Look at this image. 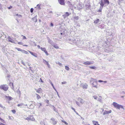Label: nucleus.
<instances>
[{"label": "nucleus", "mask_w": 125, "mask_h": 125, "mask_svg": "<svg viewBox=\"0 0 125 125\" xmlns=\"http://www.w3.org/2000/svg\"><path fill=\"white\" fill-rule=\"evenodd\" d=\"M99 3L100 6L97 11L99 12H101L102 10L104 5L105 6L108 5L109 3V2L108 0H101L99 2Z\"/></svg>", "instance_id": "1"}, {"label": "nucleus", "mask_w": 125, "mask_h": 125, "mask_svg": "<svg viewBox=\"0 0 125 125\" xmlns=\"http://www.w3.org/2000/svg\"><path fill=\"white\" fill-rule=\"evenodd\" d=\"M90 83L92 85L93 87H94L97 88V82L96 79H94L91 78L90 80Z\"/></svg>", "instance_id": "2"}, {"label": "nucleus", "mask_w": 125, "mask_h": 125, "mask_svg": "<svg viewBox=\"0 0 125 125\" xmlns=\"http://www.w3.org/2000/svg\"><path fill=\"white\" fill-rule=\"evenodd\" d=\"M26 120H27L28 121H35V119L33 116V115H30L28 116L26 118H25Z\"/></svg>", "instance_id": "3"}, {"label": "nucleus", "mask_w": 125, "mask_h": 125, "mask_svg": "<svg viewBox=\"0 0 125 125\" xmlns=\"http://www.w3.org/2000/svg\"><path fill=\"white\" fill-rule=\"evenodd\" d=\"M113 104L115 107L118 109H119L121 108H123V107L122 105L119 104L115 102H114L113 103Z\"/></svg>", "instance_id": "4"}, {"label": "nucleus", "mask_w": 125, "mask_h": 125, "mask_svg": "<svg viewBox=\"0 0 125 125\" xmlns=\"http://www.w3.org/2000/svg\"><path fill=\"white\" fill-rule=\"evenodd\" d=\"M83 5L82 3H79L76 6V7H75V9L79 10L82 9L83 8Z\"/></svg>", "instance_id": "5"}, {"label": "nucleus", "mask_w": 125, "mask_h": 125, "mask_svg": "<svg viewBox=\"0 0 125 125\" xmlns=\"http://www.w3.org/2000/svg\"><path fill=\"white\" fill-rule=\"evenodd\" d=\"M69 42L71 44H75L76 43V40L74 39L72 37L69 38Z\"/></svg>", "instance_id": "6"}, {"label": "nucleus", "mask_w": 125, "mask_h": 125, "mask_svg": "<svg viewBox=\"0 0 125 125\" xmlns=\"http://www.w3.org/2000/svg\"><path fill=\"white\" fill-rule=\"evenodd\" d=\"M0 88L6 91L8 90V87L7 86L3 85L0 86Z\"/></svg>", "instance_id": "7"}, {"label": "nucleus", "mask_w": 125, "mask_h": 125, "mask_svg": "<svg viewBox=\"0 0 125 125\" xmlns=\"http://www.w3.org/2000/svg\"><path fill=\"white\" fill-rule=\"evenodd\" d=\"M88 85L87 84L85 83L82 84L81 86L83 89H86L88 87Z\"/></svg>", "instance_id": "8"}, {"label": "nucleus", "mask_w": 125, "mask_h": 125, "mask_svg": "<svg viewBox=\"0 0 125 125\" xmlns=\"http://www.w3.org/2000/svg\"><path fill=\"white\" fill-rule=\"evenodd\" d=\"M71 14V13L70 12L69 13L68 12H66L63 15H62V16H63V18H65L66 17L69 16Z\"/></svg>", "instance_id": "9"}, {"label": "nucleus", "mask_w": 125, "mask_h": 125, "mask_svg": "<svg viewBox=\"0 0 125 125\" xmlns=\"http://www.w3.org/2000/svg\"><path fill=\"white\" fill-rule=\"evenodd\" d=\"M8 41L9 42H10L12 43H15V41L14 40L10 37H8Z\"/></svg>", "instance_id": "10"}, {"label": "nucleus", "mask_w": 125, "mask_h": 125, "mask_svg": "<svg viewBox=\"0 0 125 125\" xmlns=\"http://www.w3.org/2000/svg\"><path fill=\"white\" fill-rule=\"evenodd\" d=\"M78 101H79L80 103L83 104L84 102V101L83 99L80 98H78Z\"/></svg>", "instance_id": "11"}, {"label": "nucleus", "mask_w": 125, "mask_h": 125, "mask_svg": "<svg viewBox=\"0 0 125 125\" xmlns=\"http://www.w3.org/2000/svg\"><path fill=\"white\" fill-rule=\"evenodd\" d=\"M59 3L62 5H65V3L64 2V0H58Z\"/></svg>", "instance_id": "12"}, {"label": "nucleus", "mask_w": 125, "mask_h": 125, "mask_svg": "<svg viewBox=\"0 0 125 125\" xmlns=\"http://www.w3.org/2000/svg\"><path fill=\"white\" fill-rule=\"evenodd\" d=\"M93 63L92 62L89 61H86L84 62L83 63V64L86 65H88L90 64H92Z\"/></svg>", "instance_id": "13"}, {"label": "nucleus", "mask_w": 125, "mask_h": 125, "mask_svg": "<svg viewBox=\"0 0 125 125\" xmlns=\"http://www.w3.org/2000/svg\"><path fill=\"white\" fill-rule=\"evenodd\" d=\"M112 111L111 110H110L108 111H104V113H103V115H107L109 113H111Z\"/></svg>", "instance_id": "14"}, {"label": "nucleus", "mask_w": 125, "mask_h": 125, "mask_svg": "<svg viewBox=\"0 0 125 125\" xmlns=\"http://www.w3.org/2000/svg\"><path fill=\"white\" fill-rule=\"evenodd\" d=\"M5 99L6 100L9 101L13 99L12 98L11 96H5Z\"/></svg>", "instance_id": "15"}, {"label": "nucleus", "mask_w": 125, "mask_h": 125, "mask_svg": "<svg viewBox=\"0 0 125 125\" xmlns=\"http://www.w3.org/2000/svg\"><path fill=\"white\" fill-rule=\"evenodd\" d=\"M29 52L30 54H31L32 55H33L34 56H35L36 57H37V54L36 53L34 52H32L29 51Z\"/></svg>", "instance_id": "16"}, {"label": "nucleus", "mask_w": 125, "mask_h": 125, "mask_svg": "<svg viewBox=\"0 0 125 125\" xmlns=\"http://www.w3.org/2000/svg\"><path fill=\"white\" fill-rule=\"evenodd\" d=\"M36 92L38 93H40L42 92V90L40 88H39L38 89H35Z\"/></svg>", "instance_id": "17"}, {"label": "nucleus", "mask_w": 125, "mask_h": 125, "mask_svg": "<svg viewBox=\"0 0 125 125\" xmlns=\"http://www.w3.org/2000/svg\"><path fill=\"white\" fill-rule=\"evenodd\" d=\"M51 120L52 121V124L53 125H55L57 124L56 121L54 118H51Z\"/></svg>", "instance_id": "18"}, {"label": "nucleus", "mask_w": 125, "mask_h": 125, "mask_svg": "<svg viewBox=\"0 0 125 125\" xmlns=\"http://www.w3.org/2000/svg\"><path fill=\"white\" fill-rule=\"evenodd\" d=\"M47 38L48 39V42L52 45L53 43V42L51 40L49 37H47Z\"/></svg>", "instance_id": "19"}, {"label": "nucleus", "mask_w": 125, "mask_h": 125, "mask_svg": "<svg viewBox=\"0 0 125 125\" xmlns=\"http://www.w3.org/2000/svg\"><path fill=\"white\" fill-rule=\"evenodd\" d=\"M52 45L56 49L59 48V47L56 44H54L53 43V44Z\"/></svg>", "instance_id": "20"}, {"label": "nucleus", "mask_w": 125, "mask_h": 125, "mask_svg": "<svg viewBox=\"0 0 125 125\" xmlns=\"http://www.w3.org/2000/svg\"><path fill=\"white\" fill-rule=\"evenodd\" d=\"M79 17L78 16H75L73 17V18L74 19V20H78L79 19Z\"/></svg>", "instance_id": "21"}, {"label": "nucleus", "mask_w": 125, "mask_h": 125, "mask_svg": "<svg viewBox=\"0 0 125 125\" xmlns=\"http://www.w3.org/2000/svg\"><path fill=\"white\" fill-rule=\"evenodd\" d=\"M37 16L36 15L33 18V20L35 22H36L37 21Z\"/></svg>", "instance_id": "22"}, {"label": "nucleus", "mask_w": 125, "mask_h": 125, "mask_svg": "<svg viewBox=\"0 0 125 125\" xmlns=\"http://www.w3.org/2000/svg\"><path fill=\"white\" fill-rule=\"evenodd\" d=\"M99 98H98V100L100 102H102V97L100 96H99Z\"/></svg>", "instance_id": "23"}, {"label": "nucleus", "mask_w": 125, "mask_h": 125, "mask_svg": "<svg viewBox=\"0 0 125 125\" xmlns=\"http://www.w3.org/2000/svg\"><path fill=\"white\" fill-rule=\"evenodd\" d=\"M17 93L19 95V96L20 97L21 95V92L18 89L17 91Z\"/></svg>", "instance_id": "24"}, {"label": "nucleus", "mask_w": 125, "mask_h": 125, "mask_svg": "<svg viewBox=\"0 0 125 125\" xmlns=\"http://www.w3.org/2000/svg\"><path fill=\"white\" fill-rule=\"evenodd\" d=\"M9 85L12 88H14L13 83L10 82L9 83Z\"/></svg>", "instance_id": "25"}, {"label": "nucleus", "mask_w": 125, "mask_h": 125, "mask_svg": "<svg viewBox=\"0 0 125 125\" xmlns=\"http://www.w3.org/2000/svg\"><path fill=\"white\" fill-rule=\"evenodd\" d=\"M21 52L23 53L26 54H28V53L27 51L24 50H22Z\"/></svg>", "instance_id": "26"}, {"label": "nucleus", "mask_w": 125, "mask_h": 125, "mask_svg": "<svg viewBox=\"0 0 125 125\" xmlns=\"http://www.w3.org/2000/svg\"><path fill=\"white\" fill-rule=\"evenodd\" d=\"M99 20L98 19H97V20L95 21L94 22V23H97L99 22Z\"/></svg>", "instance_id": "27"}, {"label": "nucleus", "mask_w": 125, "mask_h": 125, "mask_svg": "<svg viewBox=\"0 0 125 125\" xmlns=\"http://www.w3.org/2000/svg\"><path fill=\"white\" fill-rule=\"evenodd\" d=\"M43 63L46 64H48V62L46 60L44 59H43Z\"/></svg>", "instance_id": "28"}, {"label": "nucleus", "mask_w": 125, "mask_h": 125, "mask_svg": "<svg viewBox=\"0 0 125 125\" xmlns=\"http://www.w3.org/2000/svg\"><path fill=\"white\" fill-rule=\"evenodd\" d=\"M14 16H18L19 18H20L22 17L21 15L20 14H15L14 15Z\"/></svg>", "instance_id": "29"}, {"label": "nucleus", "mask_w": 125, "mask_h": 125, "mask_svg": "<svg viewBox=\"0 0 125 125\" xmlns=\"http://www.w3.org/2000/svg\"><path fill=\"white\" fill-rule=\"evenodd\" d=\"M93 122L94 125H97L98 123V122L97 121H93Z\"/></svg>", "instance_id": "30"}, {"label": "nucleus", "mask_w": 125, "mask_h": 125, "mask_svg": "<svg viewBox=\"0 0 125 125\" xmlns=\"http://www.w3.org/2000/svg\"><path fill=\"white\" fill-rule=\"evenodd\" d=\"M36 97H37V99H40V98H41V97H40V96L39 95H38V94H36Z\"/></svg>", "instance_id": "31"}, {"label": "nucleus", "mask_w": 125, "mask_h": 125, "mask_svg": "<svg viewBox=\"0 0 125 125\" xmlns=\"http://www.w3.org/2000/svg\"><path fill=\"white\" fill-rule=\"evenodd\" d=\"M41 49L42 50V51H43L44 52H45L46 50L45 48H42V47H41Z\"/></svg>", "instance_id": "32"}, {"label": "nucleus", "mask_w": 125, "mask_h": 125, "mask_svg": "<svg viewBox=\"0 0 125 125\" xmlns=\"http://www.w3.org/2000/svg\"><path fill=\"white\" fill-rule=\"evenodd\" d=\"M98 82L99 83L104 82V83H106L107 82L106 81H103L102 80H99L98 81Z\"/></svg>", "instance_id": "33"}, {"label": "nucleus", "mask_w": 125, "mask_h": 125, "mask_svg": "<svg viewBox=\"0 0 125 125\" xmlns=\"http://www.w3.org/2000/svg\"><path fill=\"white\" fill-rule=\"evenodd\" d=\"M23 105V103H21V104H18L17 105V106L18 107H19L20 106H22Z\"/></svg>", "instance_id": "34"}, {"label": "nucleus", "mask_w": 125, "mask_h": 125, "mask_svg": "<svg viewBox=\"0 0 125 125\" xmlns=\"http://www.w3.org/2000/svg\"><path fill=\"white\" fill-rule=\"evenodd\" d=\"M65 69L67 70H69V68L67 66H65Z\"/></svg>", "instance_id": "35"}, {"label": "nucleus", "mask_w": 125, "mask_h": 125, "mask_svg": "<svg viewBox=\"0 0 125 125\" xmlns=\"http://www.w3.org/2000/svg\"><path fill=\"white\" fill-rule=\"evenodd\" d=\"M56 63L58 64L60 66H62V64L60 62H56Z\"/></svg>", "instance_id": "36"}, {"label": "nucleus", "mask_w": 125, "mask_h": 125, "mask_svg": "<svg viewBox=\"0 0 125 125\" xmlns=\"http://www.w3.org/2000/svg\"><path fill=\"white\" fill-rule=\"evenodd\" d=\"M75 102L76 104L79 106H80V105L78 101H75Z\"/></svg>", "instance_id": "37"}, {"label": "nucleus", "mask_w": 125, "mask_h": 125, "mask_svg": "<svg viewBox=\"0 0 125 125\" xmlns=\"http://www.w3.org/2000/svg\"><path fill=\"white\" fill-rule=\"evenodd\" d=\"M37 105L39 107H40L41 106H42V104L41 103H37Z\"/></svg>", "instance_id": "38"}, {"label": "nucleus", "mask_w": 125, "mask_h": 125, "mask_svg": "<svg viewBox=\"0 0 125 125\" xmlns=\"http://www.w3.org/2000/svg\"><path fill=\"white\" fill-rule=\"evenodd\" d=\"M0 120L3 123H5V121L3 120V119H2V118H1L0 117Z\"/></svg>", "instance_id": "39"}, {"label": "nucleus", "mask_w": 125, "mask_h": 125, "mask_svg": "<svg viewBox=\"0 0 125 125\" xmlns=\"http://www.w3.org/2000/svg\"><path fill=\"white\" fill-rule=\"evenodd\" d=\"M89 68L91 69H95L96 67L95 66H90L89 67Z\"/></svg>", "instance_id": "40"}, {"label": "nucleus", "mask_w": 125, "mask_h": 125, "mask_svg": "<svg viewBox=\"0 0 125 125\" xmlns=\"http://www.w3.org/2000/svg\"><path fill=\"white\" fill-rule=\"evenodd\" d=\"M0 107L3 108L4 109L5 108V107L2 106L1 104H0Z\"/></svg>", "instance_id": "41"}, {"label": "nucleus", "mask_w": 125, "mask_h": 125, "mask_svg": "<svg viewBox=\"0 0 125 125\" xmlns=\"http://www.w3.org/2000/svg\"><path fill=\"white\" fill-rule=\"evenodd\" d=\"M21 62L25 66V63L24 62L23 60H21Z\"/></svg>", "instance_id": "42"}, {"label": "nucleus", "mask_w": 125, "mask_h": 125, "mask_svg": "<svg viewBox=\"0 0 125 125\" xmlns=\"http://www.w3.org/2000/svg\"><path fill=\"white\" fill-rule=\"evenodd\" d=\"M52 106L53 107V109L54 110V111L57 112V111H56V109L55 108L53 105Z\"/></svg>", "instance_id": "43"}, {"label": "nucleus", "mask_w": 125, "mask_h": 125, "mask_svg": "<svg viewBox=\"0 0 125 125\" xmlns=\"http://www.w3.org/2000/svg\"><path fill=\"white\" fill-rule=\"evenodd\" d=\"M93 97L96 100L97 99V96L96 95H94L93 96Z\"/></svg>", "instance_id": "44"}, {"label": "nucleus", "mask_w": 125, "mask_h": 125, "mask_svg": "<svg viewBox=\"0 0 125 125\" xmlns=\"http://www.w3.org/2000/svg\"><path fill=\"white\" fill-rule=\"evenodd\" d=\"M9 119H11L12 120L13 119V118L12 116H9Z\"/></svg>", "instance_id": "45"}, {"label": "nucleus", "mask_w": 125, "mask_h": 125, "mask_svg": "<svg viewBox=\"0 0 125 125\" xmlns=\"http://www.w3.org/2000/svg\"><path fill=\"white\" fill-rule=\"evenodd\" d=\"M37 7H38V8L39 9H41L40 8V5L38 4L37 6Z\"/></svg>", "instance_id": "46"}, {"label": "nucleus", "mask_w": 125, "mask_h": 125, "mask_svg": "<svg viewBox=\"0 0 125 125\" xmlns=\"http://www.w3.org/2000/svg\"><path fill=\"white\" fill-rule=\"evenodd\" d=\"M11 111L13 114H15L16 112V111L14 110H12Z\"/></svg>", "instance_id": "47"}, {"label": "nucleus", "mask_w": 125, "mask_h": 125, "mask_svg": "<svg viewBox=\"0 0 125 125\" xmlns=\"http://www.w3.org/2000/svg\"><path fill=\"white\" fill-rule=\"evenodd\" d=\"M44 52L45 53L46 55L47 56V55H49L48 53L46 51H46L45 52Z\"/></svg>", "instance_id": "48"}, {"label": "nucleus", "mask_w": 125, "mask_h": 125, "mask_svg": "<svg viewBox=\"0 0 125 125\" xmlns=\"http://www.w3.org/2000/svg\"><path fill=\"white\" fill-rule=\"evenodd\" d=\"M67 82L66 81H64L62 82V84H65Z\"/></svg>", "instance_id": "49"}, {"label": "nucleus", "mask_w": 125, "mask_h": 125, "mask_svg": "<svg viewBox=\"0 0 125 125\" xmlns=\"http://www.w3.org/2000/svg\"><path fill=\"white\" fill-rule=\"evenodd\" d=\"M33 8H31V13H32L33 12Z\"/></svg>", "instance_id": "50"}, {"label": "nucleus", "mask_w": 125, "mask_h": 125, "mask_svg": "<svg viewBox=\"0 0 125 125\" xmlns=\"http://www.w3.org/2000/svg\"><path fill=\"white\" fill-rule=\"evenodd\" d=\"M71 109L74 111V112H75V113H76V111L75 110V109L73 108L72 107H71Z\"/></svg>", "instance_id": "51"}, {"label": "nucleus", "mask_w": 125, "mask_h": 125, "mask_svg": "<svg viewBox=\"0 0 125 125\" xmlns=\"http://www.w3.org/2000/svg\"><path fill=\"white\" fill-rule=\"evenodd\" d=\"M18 43L22 45L23 44V43L22 42H18Z\"/></svg>", "instance_id": "52"}, {"label": "nucleus", "mask_w": 125, "mask_h": 125, "mask_svg": "<svg viewBox=\"0 0 125 125\" xmlns=\"http://www.w3.org/2000/svg\"><path fill=\"white\" fill-rule=\"evenodd\" d=\"M17 49L18 51H21L22 50H21V49L20 48H17Z\"/></svg>", "instance_id": "53"}, {"label": "nucleus", "mask_w": 125, "mask_h": 125, "mask_svg": "<svg viewBox=\"0 0 125 125\" xmlns=\"http://www.w3.org/2000/svg\"><path fill=\"white\" fill-rule=\"evenodd\" d=\"M12 8V6H10V7H8V8L9 9H11V8Z\"/></svg>", "instance_id": "54"}, {"label": "nucleus", "mask_w": 125, "mask_h": 125, "mask_svg": "<svg viewBox=\"0 0 125 125\" xmlns=\"http://www.w3.org/2000/svg\"><path fill=\"white\" fill-rule=\"evenodd\" d=\"M50 25L52 27L53 26V24L52 23H51L50 24Z\"/></svg>", "instance_id": "55"}, {"label": "nucleus", "mask_w": 125, "mask_h": 125, "mask_svg": "<svg viewBox=\"0 0 125 125\" xmlns=\"http://www.w3.org/2000/svg\"><path fill=\"white\" fill-rule=\"evenodd\" d=\"M22 36H23V39H26V37L25 36H23V35H22Z\"/></svg>", "instance_id": "56"}, {"label": "nucleus", "mask_w": 125, "mask_h": 125, "mask_svg": "<svg viewBox=\"0 0 125 125\" xmlns=\"http://www.w3.org/2000/svg\"><path fill=\"white\" fill-rule=\"evenodd\" d=\"M57 93V94L58 95V96L59 97H60V96H59V94H58V92H57H57H56Z\"/></svg>", "instance_id": "57"}, {"label": "nucleus", "mask_w": 125, "mask_h": 125, "mask_svg": "<svg viewBox=\"0 0 125 125\" xmlns=\"http://www.w3.org/2000/svg\"><path fill=\"white\" fill-rule=\"evenodd\" d=\"M53 87V88L54 89V90H55V91H56V92H57V90H56V89L55 88V87H54V86H52Z\"/></svg>", "instance_id": "58"}, {"label": "nucleus", "mask_w": 125, "mask_h": 125, "mask_svg": "<svg viewBox=\"0 0 125 125\" xmlns=\"http://www.w3.org/2000/svg\"><path fill=\"white\" fill-rule=\"evenodd\" d=\"M49 82L51 84L52 83L51 81L50 80H49Z\"/></svg>", "instance_id": "59"}, {"label": "nucleus", "mask_w": 125, "mask_h": 125, "mask_svg": "<svg viewBox=\"0 0 125 125\" xmlns=\"http://www.w3.org/2000/svg\"><path fill=\"white\" fill-rule=\"evenodd\" d=\"M37 47H38V48H39V49H40V48L41 49V47H40V45H37Z\"/></svg>", "instance_id": "60"}, {"label": "nucleus", "mask_w": 125, "mask_h": 125, "mask_svg": "<svg viewBox=\"0 0 125 125\" xmlns=\"http://www.w3.org/2000/svg\"><path fill=\"white\" fill-rule=\"evenodd\" d=\"M0 125H5L2 123H1L0 124Z\"/></svg>", "instance_id": "61"}, {"label": "nucleus", "mask_w": 125, "mask_h": 125, "mask_svg": "<svg viewBox=\"0 0 125 125\" xmlns=\"http://www.w3.org/2000/svg\"><path fill=\"white\" fill-rule=\"evenodd\" d=\"M47 65L48 66V67L50 68V65L49 64V63H48V64H47Z\"/></svg>", "instance_id": "62"}, {"label": "nucleus", "mask_w": 125, "mask_h": 125, "mask_svg": "<svg viewBox=\"0 0 125 125\" xmlns=\"http://www.w3.org/2000/svg\"><path fill=\"white\" fill-rule=\"evenodd\" d=\"M64 123H65V124L66 125H67L68 124V123L65 121Z\"/></svg>", "instance_id": "63"}, {"label": "nucleus", "mask_w": 125, "mask_h": 125, "mask_svg": "<svg viewBox=\"0 0 125 125\" xmlns=\"http://www.w3.org/2000/svg\"><path fill=\"white\" fill-rule=\"evenodd\" d=\"M31 67H29V69L31 70V71H32V70L31 69Z\"/></svg>", "instance_id": "64"}]
</instances>
